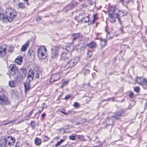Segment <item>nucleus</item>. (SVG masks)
Returning <instances> with one entry per match:
<instances>
[{
  "instance_id": "58",
  "label": "nucleus",
  "mask_w": 147,
  "mask_h": 147,
  "mask_svg": "<svg viewBox=\"0 0 147 147\" xmlns=\"http://www.w3.org/2000/svg\"><path fill=\"white\" fill-rule=\"evenodd\" d=\"M92 74V76H93V75H94V74Z\"/></svg>"
},
{
  "instance_id": "35",
  "label": "nucleus",
  "mask_w": 147,
  "mask_h": 147,
  "mask_svg": "<svg viewBox=\"0 0 147 147\" xmlns=\"http://www.w3.org/2000/svg\"><path fill=\"white\" fill-rule=\"evenodd\" d=\"M69 140H76V136H70L69 137Z\"/></svg>"
},
{
  "instance_id": "38",
  "label": "nucleus",
  "mask_w": 147,
  "mask_h": 147,
  "mask_svg": "<svg viewBox=\"0 0 147 147\" xmlns=\"http://www.w3.org/2000/svg\"><path fill=\"white\" fill-rule=\"evenodd\" d=\"M18 5L19 7L23 9L24 7V5L22 3H20Z\"/></svg>"
},
{
  "instance_id": "2",
  "label": "nucleus",
  "mask_w": 147,
  "mask_h": 147,
  "mask_svg": "<svg viewBox=\"0 0 147 147\" xmlns=\"http://www.w3.org/2000/svg\"><path fill=\"white\" fill-rule=\"evenodd\" d=\"M47 50L44 46L40 47L37 51V55L40 60L45 59L47 56Z\"/></svg>"
},
{
  "instance_id": "12",
  "label": "nucleus",
  "mask_w": 147,
  "mask_h": 147,
  "mask_svg": "<svg viewBox=\"0 0 147 147\" xmlns=\"http://www.w3.org/2000/svg\"><path fill=\"white\" fill-rule=\"evenodd\" d=\"M0 20L3 22H8L7 15L4 13H0Z\"/></svg>"
},
{
  "instance_id": "7",
  "label": "nucleus",
  "mask_w": 147,
  "mask_h": 147,
  "mask_svg": "<svg viewBox=\"0 0 147 147\" xmlns=\"http://www.w3.org/2000/svg\"><path fill=\"white\" fill-rule=\"evenodd\" d=\"M62 74V72L61 71H59L58 73L53 75L51 78V80L50 81V82H53L59 80Z\"/></svg>"
},
{
  "instance_id": "43",
  "label": "nucleus",
  "mask_w": 147,
  "mask_h": 147,
  "mask_svg": "<svg viewBox=\"0 0 147 147\" xmlns=\"http://www.w3.org/2000/svg\"><path fill=\"white\" fill-rule=\"evenodd\" d=\"M30 124L32 127L34 126V122L33 121H31Z\"/></svg>"
},
{
  "instance_id": "51",
  "label": "nucleus",
  "mask_w": 147,
  "mask_h": 147,
  "mask_svg": "<svg viewBox=\"0 0 147 147\" xmlns=\"http://www.w3.org/2000/svg\"><path fill=\"white\" fill-rule=\"evenodd\" d=\"M133 96V94L132 93H130L129 96L130 97H132Z\"/></svg>"
},
{
  "instance_id": "18",
  "label": "nucleus",
  "mask_w": 147,
  "mask_h": 147,
  "mask_svg": "<svg viewBox=\"0 0 147 147\" xmlns=\"http://www.w3.org/2000/svg\"><path fill=\"white\" fill-rule=\"evenodd\" d=\"M88 45L89 48L92 49L96 47V44L93 41H92L88 44Z\"/></svg>"
},
{
  "instance_id": "53",
  "label": "nucleus",
  "mask_w": 147,
  "mask_h": 147,
  "mask_svg": "<svg viewBox=\"0 0 147 147\" xmlns=\"http://www.w3.org/2000/svg\"><path fill=\"white\" fill-rule=\"evenodd\" d=\"M41 19L40 18V17H38L37 19V21H38L39 20H40Z\"/></svg>"
},
{
  "instance_id": "34",
  "label": "nucleus",
  "mask_w": 147,
  "mask_h": 147,
  "mask_svg": "<svg viewBox=\"0 0 147 147\" xmlns=\"http://www.w3.org/2000/svg\"><path fill=\"white\" fill-rule=\"evenodd\" d=\"M28 75L34 76V74L33 71L32 70H30L28 73Z\"/></svg>"
},
{
  "instance_id": "26",
  "label": "nucleus",
  "mask_w": 147,
  "mask_h": 147,
  "mask_svg": "<svg viewBox=\"0 0 147 147\" xmlns=\"http://www.w3.org/2000/svg\"><path fill=\"white\" fill-rule=\"evenodd\" d=\"M63 82L62 83V85L61 86V88H62L64 87V86L66 84H67L69 81L68 79H65L63 80Z\"/></svg>"
},
{
  "instance_id": "44",
  "label": "nucleus",
  "mask_w": 147,
  "mask_h": 147,
  "mask_svg": "<svg viewBox=\"0 0 147 147\" xmlns=\"http://www.w3.org/2000/svg\"><path fill=\"white\" fill-rule=\"evenodd\" d=\"M70 97V95H68L66 96L64 99H67L69 98Z\"/></svg>"
},
{
  "instance_id": "59",
  "label": "nucleus",
  "mask_w": 147,
  "mask_h": 147,
  "mask_svg": "<svg viewBox=\"0 0 147 147\" xmlns=\"http://www.w3.org/2000/svg\"><path fill=\"white\" fill-rule=\"evenodd\" d=\"M92 74V76H93V75H94V74Z\"/></svg>"
},
{
  "instance_id": "16",
  "label": "nucleus",
  "mask_w": 147,
  "mask_h": 147,
  "mask_svg": "<svg viewBox=\"0 0 147 147\" xmlns=\"http://www.w3.org/2000/svg\"><path fill=\"white\" fill-rule=\"evenodd\" d=\"M15 62L18 64L20 65L22 62V57L20 56L18 57L16 59Z\"/></svg>"
},
{
  "instance_id": "42",
  "label": "nucleus",
  "mask_w": 147,
  "mask_h": 147,
  "mask_svg": "<svg viewBox=\"0 0 147 147\" xmlns=\"http://www.w3.org/2000/svg\"><path fill=\"white\" fill-rule=\"evenodd\" d=\"M33 113V110H32L29 113L28 115V117H30L32 114Z\"/></svg>"
},
{
  "instance_id": "47",
  "label": "nucleus",
  "mask_w": 147,
  "mask_h": 147,
  "mask_svg": "<svg viewBox=\"0 0 147 147\" xmlns=\"http://www.w3.org/2000/svg\"><path fill=\"white\" fill-rule=\"evenodd\" d=\"M39 74L37 73L36 75V78H39Z\"/></svg>"
},
{
  "instance_id": "32",
  "label": "nucleus",
  "mask_w": 147,
  "mask_h": 147,
  "mask_svg": "<svg viewBox=\"0 0 147 147\" xmlns=\"http://www.w3.org/2000/svg\"><path fill=\"white\" fill-rule=\"evenodd\" d=\"M16 121V119H14V120H11V121H8L5 124V125H7V124H10V123H14Z\"/></svg>"
},
{
  "instance_id": "23",
  "label": "nucleus",
  "mask_w": 147,
  "mask_h": 147,
  "mask_svg": "<svg viewBox=\"0 0 147 147\" xmlns=\"http://www.w3.org/2000/svg\"><path fill=\"white\" fill-rule=\"evenodd\" d=\"M35 55V52L32 50H29L28 53V55L29 56L34 57Z\"/></svg>"
},
{
  "instance_id": "30",
  "label": "nucleus",
  "mask_w": 147,
  "mask_h": 147,
  "mask_svg": "<svg viewBox=\"0 0 147 147\" xmlns=\"http://www.w3.org/2000/svg\"><path fill=\"white\" fill-rule=\"evenodd\" d=\"M106 40H101L100 45L102 47L105 46L106 45Z\"/></svg>"
},
{
  "instance_id": "15",
  "label": "nucleus",
  "mask_w": 147,
  "mask_h": 147,
  "mask_svg": "<svg viewBox=\"0 0 147 147\" xmlns=\"http://www.w3.org/2000/svg\"><path fill=\"white\" fill-rule=\"evenodd\" d=\"M123 113V111H120L115 113L113 117L116 119H118L121 116V114Z\"/></svg>"
},
{
  "instance_id": "56",
  "label": "nucleus",
  "mask_w": 147,
  "mask_h": 147,
  "mask_svg": "<svg viewBox=\"0 0 147 147\" xmlns=\"http://www.w3.org/2000/svg\"><path fill=\"white\" fill-rule=\"evenodd\" d=\"M94 21L95 20V15H94Z\"/></svg>"
},
{
  "instance_id": "49",
  "label": "nucleus",
  "mask_w": 147,
  "mask_h": 147,
  "mask_svg": "<svg viewBox=\"0 0 147 147\" xmlns=\"http://www.w3.org/2000/svg\"><path fill=\"white\" fill-rule=\"evenodd\" d=\"M84 14V13H80L79 15V17H80V16H82Z\"/></svg>"
},
{
  "instance_id": "17",
  "label": "nucleus",
  "mask_w": 147,
  "mask_h": 147,
  "mask_svg": "<svg viewBox=\"0 0 147 147\" xmlns=\"http://www.w3.org/2000/svg\"><path fill=\"white\" fill-rule=\"evenodd\" d=\"M72 36L73 37V41L77 39L80 37L81 36L82 37V36L81 35L80 33H77L73 34H72Z\"/></svg>"
},
{
  "instance_id": "37",
  "label": "nucleus",
  "mask_w": 147,
  "mask_h": 147,
  "mask_svg": "<svg viewBox=\"0 0 147 147\" xmlns=\"http://www.w3.org/2000/svg\"><path fill=\"white\" fill-rule=\"evenodd\" d=\"M134 91L136 92H139L140 91V89L139 87H135L134 88Z\"/></svg>"
},
{
  "instance_id": "9",
  "label": "nucleus",
  "mask_w": 147,
  "mask_h": 147,
  "mask_svg": "<svg viewBox=\"0 0 147 147\" xmlns=\"http://www.w3.org/2000/svg\"><path fill=\"white\" fill-rule=\"evenodd\" d=\"M8 103L7 98L4 96H0V103L2 105L7 104Z\"/></svg>"
},
{
  "instance_id": "54",
  "label": "nucleus",
  "mask_w": 147,
  "mask_h": 147,
  "mask_svg": "<svg viewBox=\"0 0 147 147\" xmlns=\"http://www.w3.org/2000/svg\"><path fill=\"white\" fill-rule=\"evenodd\" d=\"M15 147H19V146L18 145V144L17 143Z\"/></svg>"
},
{
  "instance_id": "29",
  "label": "nucleus",
  "mask_w": 147,
  "mask_h": 147,
  "mask_svg": "<svg viewBox=\"0 0 147 147\" xmlns=\"http://www.w3.org/2000/svg\"><path fill=\"white\" fill-rule=\"evenodd\" d=\"M76 136L80 141L84 140V136L83 135H76Z\"/></svg>"
},
{
  "instance_id": "19",
  "label": "nucleus",
  "mask_w": 147,
  "mask_h": 147,
  "mask_svg": "<svg viewBox=\"0 0 147 147\" xmlns=\"http://www.w3.org/2000/svg\"><path fill=\"white\" fill-rule=\"evenodd\" d=\"M41 140L40 139L38 138H35V143L36 145H40L41 144Z\"/></svg>"
},
{
  "instance_id": "14",
  "label": "nucleus",
  "mask_w": 147,
  "mask_h": 147,
  "mask_svg": "<svg viewBox=\"0 0 147 147\" xmlns=\"http://www.w3.org/2000/svg\"><path fill=\"white\" fill-rule=\"evenodd\" d=\"M109 16L110 22L112 23H114L115 21V18L114 17V15L112 13H109Z\"/></svg>"
},
{
  "instance_id": "48",
  "label": "nucleus",
  "mask_w": 147,
  "mask_h": 147,
  "mask_svg": "<svg viewBox=\"0 0 147 147\" xmlns=\"http://www.w3.org/2000/svg\"><path fill=\"white\" fill-rule=\"evenodd\" d=\"M120 30H121V33L124 34V31L122 29V28H120Z\"/></svg>"
},
{
  "instance_id": "52",
  "label": "nucleus",
  "mask_w": 147,
  "mask_h": 147,
  "mask_svg": "<svg viewBox=\"0 0 147 147\" xmlns=\"http://www.w3.org/2000/svg\"><path fill=\"white\" fill-rule=\"evenodd\" d=\"M42 117L43 118H44L45 116V115L44 113H43L42 115Z\"/></svg>"
},
{
  "instance_id": "25",
  "label": "nucleus",
  "mask_w": 147,
  "mask_h": 147,
  "mask_svg": "<svg viewBox=\"0 0 147 147\" xmlns=\"http://www.w3.org/2000/svg\"><path fill=\"white\" fill-rule=\"evenodd\" d=\"M33 76L28 74L27 80L28 82H31L33 80Z\"/></svg>"
},
{
  "instance_id": "13",
  "label": "nucleus",
  "mask_w": 147,
  "mask_h": 147,
  "mask_svg": "<svg viewBox=\"0 0 147 147\" xmlns=\"http://www.w3.org/2000/svg\"><path fill=\"white\" fill-rule=\"evenodd\" d=\"M31 82H28L26 80V82L24 84V86L25 88V92H26L27 91H28L30 88V83Z\"/></svg>"
},
{
  "instance_id": "28",
  "label": "nucleus",
  "mask_w": 147,
  "mask_h": 147,
  "mask_svg": "<svg viewBox=\"0 0 147 147\" xmlns=\"http://www.w3.org/2000/svg\"><path fill=\"white\" fill-rule=\"evenodd\" d=\"M142 84H143V85H141L143 87V88H145L144 87V86H147V80L143 79L142 80Z\"/></svg>"
},
{
  "instance_id": "36",
  "label": "nucleus",
  "mask_w": 147,
  "mask_h": 147,
  "mask_svg": "<svg viewBox=\"0 0 147 147\" xmlns=\"http://www.w3.org/2000/svg\"><path fill=\"white\" fill-rule=\"evenodd\" d=\"M43 138H44V141H48L49 139V138H48V137L45 135H43Z\"/></svg>"
},
{
  "instance_id": "45",
  "label": "nucleus",
  "mask_w": 147,
  "mask_h": 147,
  "mask_svg": "<svg viewBox=\"0 0 147 147\" xmlns=\"http://www.w3.org/2000/svg\"><path fill=\"white\" fill-rule=\"evenodd\" d=\"M0 144H1V147H6L5 144H4V143L3 144L2 143L1 144V143H0Z\"/></svg>"
},
{
  "instance_id": "39",
  "label": "nucleus",
  "mask_w": 147,
  "mask_h": 147,
  "mask_svg": "<svg viewBox=\"0 0 147 147\" xmlns=\"http://www.w3.org/2000/svg\"><path fill=\"white\" fill-rule=\"evenodd\" d=\"M87 54L88 56L89 57H90L92 55V52L90 51L87 52Z\"/></svg>"
},
{
  "instance_id": "1",
  "label": "nucleus",
  "mask_w": 147,
  "mask_h": 147,
  "mask_svg": "<svg viewBox=\"0 0 147 147\" xmlns=\"http://www.w3.org/2000/svg\"><path fill=\"white\" fill-rule=\"evenodd\" d=\"M5 13L7 18L8 22H9L13 20L17 15L16 11L12 8H7Z\"/></svg>"
},
{
  "instance_id": "50",
  "label": "nucleus",
  "mask_w": 147,
  "mask_h": 147,
  "mask_svg": "<svg viewBox=\"0 0 147 147\" xmlns=\"http://www.w3.org/2000/svg\"><path fill=\"white\" fill-rule=\"evenodd\" d=\"M131 0H127V1H126V0H124V1L126 2L127 3H129Z\"/></svg>"
},
{
  "instance_id": "22",
  "label": "nucleus",
  "mask_w": 147,
  "mask_h": 147,
  "mask_svg": "<svg viewBox=\"0 0 147 147\" xmlns=\"http://www.w3.org/2000/svg\"><path fill=\"white\" fill-rule=\"evenodd\" d=\"M28 45V42H27L25 44L22 46L21 49V51H25Z\"/></svg>"
},
{
  "instance_id": "11",
  "label": "nucleus",
  "mask_w": 147,
  "mask_h": 147,
  "mask_svg": "<svg viewBox=\"0 0 147 147\" xmlns=\"http://www.w3.org/2000/svg\"><path fill=\"white\" fill-rule=\"evenodd\" d=\"M74 47L72 44H68L66 46L65 51L69 52H71L74 51Z\"/></svg>"
},
{
  "instance_id": "41",
  "label": "nucleus",
  "mask_w": 147,
  "mask_h": 147,
  "mask_svg": "<svg viewBox=\"0 0 147 147\" xmlns=\"http://www.w3.org/2000/svg\"><path fill=\"white\" fill-rule=\"evenodd\" d=\"M39 108L40 109L39 111V113H40L41 111H42L43 109V107H39Z\"/></svg>"
},
{
  "instance_id": "8",
  "label": "nucleus",
  "mask_w": 147,
  "mask_h": 147,
  "mask_svg": "<svg viewBox=\"0 0 147 147\" xmlns=\"http://www.w3.org/2000/svg\"><path fill=\"white\" fill-rule=\"evenodd\" d=\"M126 12L125 11H119V14H114L116 16V17L117 18V19H118L119 23L121 25L122 23L121 21V20L119 18V16H123L124 15H125L126 14Z\"/></svg>"
},
{
  "instance_id": "20",
  "label": "nucleus",
  "mask_w": 147,
  "mask_h": 147,
  "mask_svg": "<svg viewBox=\"0 0 147 147\" xmlns=\"http://www.w3.org/2000/svg\"><path fill=\"white\" fill-rule=\"evenodd\" d=\"M68 54L65 53V51H64L62 53L61 55V57L64 59H67L68 58Z\"/></svg>"
},
{
  "instance_id": "55",
  "label": "nucleus",
  "mask_w": 147,
  "mask_h": 147,
  "mask_svg": "<svg viewBox=\"0 0 147 147\" xmlns=\"http://www.w3.org/2000/svg\"><path fill=\"white\" fill-rule=\"evenodd\" d=\"M93 69H94V70L96 71V68L95 66H94V67Z\"/></svg>"
},
{
  "instance_id": "24",
  "label": "nucleus",
  "mask_w": 147,
  "mask_h": 147,
  "mask_svg": "<svg viewBox=\"0 0 147 147\" xmlns=\"http://www.w3.org/2000/svg\"><path fill=\"white\" fill-rule=\"evenodd\" d=\"M143 79L139 77H138L136 78V82L140 84L141 85H143L142 84Z\"/></svg>"
},
{
  "instance_id": "31",
  "label": "nucleus",
  "mask_w": 147,
  "mask_h": 147,
  "mask_svg": "<svg viewBox=\"0 0 147 147\" xmlns=\"http://www.w3.org/2000/svg\"><path fill=\"white\" fill-rule=\"evenodd\" d=\"M64 140H60V141L58 142H57V143L56 144L55 146L56 147H57L60 145V144L62 143L63 141Z\"/></svg>"
},
{
  "instance_id": "60",
  "label": "nucleus",
  "mask_w": 147,
  "mask_h": 147,
  "mask_svg": "<svg viewBox=\"0 0 147 147\" xmlns=\"http://www.w3.org/2000/svg\"><path fill=\"white\" fill-rule=\"evenodd\" d=\"M44 104H45V103H43V105H44Z\"/></svg>"
},
{
  "instance_id": "6",
  "label": "nucleus",
  "mask_w": 147,
  "mask_h": 147,
  "mask_svg": "<svg viewBox=\"0 0 147 147\" xmlns=\"http://www.w3.org/2000/svg\"><path fill=\"white\" fill-rule=\"evenodd\" d=\"M5 142V144L8 145L9 146H11L14 145L15 142V138L11 136H8L6 138L2 140Z\"/></svg>"
},
{
  "instance_id": "10",
  "label": "nucleus",
  "mask_w": 147,
  "mask_h": 147,
  "mask_svg": "<svg viewBox=\"0 0 147 147\" xmlns=\"http://www.w3.org/2000/svg\"><path fill=\"white\" fill-rule=\"evenodd\" d=\"M6 53V49L2 47H0V57H3L5 56Z\"/></svg>"
},
{
  "instance_id": "46",
  "label": "nucleus",
  "mask_w": 147,
  "mask_h": 147,
  "mask_svg": "<svg viewBox=\"0 0 147 147\" xmlns=\"http://www.w3.org/2000/svg\"><path fill=\"white\" fill-rule=\"evenodd\" d=\"M90 72V70L88 69H85L84 71V73H89Z\"/></svg>"
},
{
  "instance_id": "21",
  "label": "nucleus",
  "mask_w": 147,
  "mask_h": 147,
  "mask_svg": "<svg viewBox=\"0 0 147 147\" xmlns=\"http://www.w3.org/2000/svg\"><path fill=\"white\" fill-rule=\"evenodd\" d=\"M9 84L10 87L12 88L15 87L16 85V82L13 81H9Z\"/></svg>"
},
{
  "instance_id": "40",
  "label": "nucleus",
  "mask_w": 147,
  "mask_h": 147,
  "mask_svg": "<svg viewBox=\"0 0 147 147\" xmlns=\"http://www.w3.org/2000/svg\"><path fill=\"white\" fill-rule=\"evenodd\" d=\"M74 106L76 108H78L79 106V105L78 102H75L74 104Z\"/></svg>"
},
{
  "instance_id": "57",
  "label": "nucleus",
  "mask_w": 147,
  "mask_h": 147,
  "mask_svg": "<svg viewBox=\"0 0 147 147\" xmlns=\"http://www.w3.org/2000/svg\"><path fill=\"white\" fill-rule=\"evenodd\" d=\"M112 100L113 101H114V99L113 98H112Z\"/></svg>"
},
{
  "instance_id": "33",
  "label": "nucleus",
  "mask_w": 147,
  "mask_h": 147,
  "mask_svg": "<svg viewBox=\"0 0 147 147\" xmlns=\"http://www.w3.org/2000/svg\"><path fill=\"white\" fill-rule=\"evenodd\" d=\"M61 112L62 113H63L66 115H69L70 114V113H71L72 111H69L67 113H65L63 111H61Z\"/></svg>"
},
{
  "instance_id": "5",
  "label": "nucleus",
  "mask_w": 147,
  "mask_h": 147,
  "mask_svg": "<svg viewBox=\"0 0 147 147\" xmlns=\"http://www.w3.org/2000/svg\"><path fill=\"white\" fill-rule=\"evenodd\" d=\"M80 59V58L78 57H76L74 58L71 59L67 63L65 67L71 68L73 67L79 62Z\"/></svg>"
},
{
  "instance_id": "27",
  "label": "nucleus",
  "mask_w": 147,
  "mask_h": 147,
  "mask_svg": "<svg viewBox=\"0 0 147 147\" xmlns=\"http://www.w3.org/2000/svg\"><path fill=\"white\" fill-rule=\"evenodd\" d=\"M89 21V19L88 16H86L85 18H82L81 21L83 23H87Z\"/></svg>"
},
{
  "instance_id": "4",
  "label": "nucleus",
  "mask_w": 147,
  "mask_h": 147,
  "mask_svg": "<svg viewBox=\"0 0 147 147\" xmlns=\"http://www.w3.org/2000/svg\"><path fill=\"white\" fill-rule=\"evenodd\" d=\"M60 47L58 46H52L51 49V56L52 59L56 58L59 55Z\"/></svg>"
},
{
  "instance_id": "3",
  "label": "nucleus",
  "mask_w": 147,
  "mask_h": 147,
  "mask_svg": "<svg viewBox=\"0 0 147 147\" xmlns=\"http://www.w3.org/2000/svg\"><path fill=\"white\" fill-rule=\"evenodd\" d=\"M7 74L10 76H12L15 75L18 72V69L16 65L13 64H11L7 67Z\"/></svg>"
}]
</instances>
